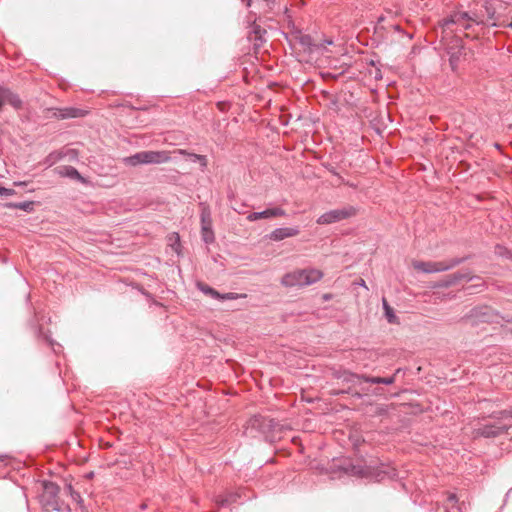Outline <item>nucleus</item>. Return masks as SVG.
I'll list each match as a JSON object with an SVG mask.
<instances>
[{"label":"nucleus","mask_w":512,"mask_h":512,"mask_svg":"<svg viewBox=\"0 0 512 512\" xmlns=\"http://www.w3.org/2000/svg\"><path fill=\"white\" fill-rule=\"evenodd\" d=\"M509 27H512V22L508 24Z\"/></svg>","instance_id":"obj_41"},{"label":"nucleus","mask_w":512,"mask_h":512,"mask_svg":"<svg viewBox=\"0 0 512 512\" xmlns=\"http://www.w3.org/2000/svg\"><path fill=\"white\" fill-rule=\"evenodd\" d=\"M0 96H2L4 104H10L16 109L21 107L22 101L19 96L11 92L9 89H1Z\"/></svg>","instance_id":"obj_15"},{"label":"nucleus","mask_w":512,"mask_h":512,"mask_svg":"<svg viewBox=\"0 0 512 512\" xmlns=\"http://www.w3.org/2000/svg\"><path fill=\"white\" fill-rule=\"evenodd\" d=\"M4 105V101H3V98L2 96H0V108Z\"/></svg>","instance_id":"obj_34"},{"label":"nucleus","mask_w":512,"mask_h":512,"mask_svg":"<svg viewBox=\"0 0 512 512\" xmlns=\"http://www.w3.org/2000/svg\"><path fill=\"white\" fill-rule=\"evenodd\" d=\"M49 111H51L52 115L57 119L79 118L86 114L85 110L74 107L51 108Z\"/></svg>","instance_id":"obj_11"},{"label":"nucleus","mask_w":512,"mask_h":512,"mask_svg":"<svg viewBox=\"0 0 512 512\" xmlns=\"http://www.w3.org/2000/svg\"><path fill=\"white\" fill-rule=\"evenodd\" d=\"M286 212L280 207L269 208L261 212H253L247 216V220L250 222L257 221L259 219H268L273 217L285 216Z\"/></svg>","instance_id":"obj_12"},{"label":"nucleus","mask_w":512,"mask_h":512,"mask_svg":"<svg viewBox=\"0 0 512 512\" xmlns=\"http://www.w3.org/2000/svg\"><path fill=\"white\" fill-rule=\"evenodd\" d=\"M173 237L175 238V243H173L171 246L174 251L178 252V249L180 247L179 236L178 234L175 233Z\"/></svg>","instance_id":"obj_28"},{"label":"nucleus","mask_w":512,"mask_h":512,"mask_svg":"<svg viewBox=\"0 0 512 512\" xmlns=\"http://www.w3.org/2000/svg\"><path fill=\"white\" fill-rule=\"evenodd\" d=\"M512 426L504 425V424H484L477 429L474 430L475 436L485 437V438H494L503 433H506L509 428Z\"/></svg>","instance_id":"obj_8"},{"label":"nucleus","mask_w":512,"mask_h":512,"mask_svg":"<svg viewBox=\"0 0 512 512\" xmlns=\"http://www.w3.org/2000/svg\"><path fill=\"white\" fill-rule=\"evenodd\" d=\"M350 378H357V379H360V377L358 375H355V374H351L350 375Z\"/></svg>","instance_id":"obj_36"},{"label":"nucleus","mask_w":512,"mask_h":512,"mask_svg":"<svg viewBox=\"0 0 512 512\" xmlns=\"http://www.w3.org/2000/svg\"><path fill=\"white\" fill-rule=\"evenodd\" d=\"M200 218L202 239L207 244L212 243L215 237L214 232L212 230L211 212L207 207H202Z\"/></svg>","instance_id":"obj_10"},{"label":"nucleus","mask_w":512,"mask_h":512,"mask_svg":"<svg viewBox=\"0 0 512 512\" xmlns=\"http://www.w3.org/2000/svg\"><path fill=\"white\" fill-rule=\"evenodd\" d=\"M176 152L180 155L186 156L187 159L190 160L191 162H199L201 164L203 170L207 166V159H206V156H204V155L191 153L184 149H178Z\"/></svg>","instance_id":"obj_17"},{"label":"nucleus","mask_w":512,"mask_h":512,"mask_svg":"<svg viewBox=\"0 0 512 512\" xmlns=\"http://www.w3.org/2000/svg\"><path fill=\"white\" fill-rule=\"evenodd\" d=\"M464 258H453L447 261H414L413 267L423 273L444 272L461 264Z\"/></svg>","instance_id":"obj_4"},{"label":"nucleus","mask_w":512,"mask_h":512,"mask_svg":"<svg viewBox=\"0 0 512 512\" xmlns=\"http://www.w3.org/2000/svg\"><path fill=\"white\" fill-rule=\"evenodd\" d=\"M265 31L260 28L258 25H254L253 27V33L255 34V38L261 40L262 39V33Z\"/></svg>","instance_id":"obj_26"},{"label":"nucleus","mask_w":512,"mask_h":512,"mask_svg":"<svg viewBox=\"0 0 512 512\" xmlns=\"http://www.w3.org/2000/svg\"><path fill=\"white\" fill-rule=\"evenodd\" d=\"M59 487L53 482L43 483V492L41 494V502L48 511H60L58 502Z\"/></svg>","instance_id":"obj_6"},{"label":"nucleus","mask_w":512,"mask_h":512,"mask_svg":"<svg viewBox=\"0 0 512 512\" xmlns=\"http://www.w3.org/2000/svg\"><path fill=\"white\" fill-rule=\"evenodd\" d=\"M300 233L298 227H281L274 229L269 238L273 241H282L289 237L297 236Z\"/></svg>","instance_id":"obj_13"},{"label":"nucleus","mask_w":512,"mask_h":512,"mask_svg":"<svg viewBox=\"0 0 512 512\" xmlns=\"http://www.w3.org/2000/svg\"><path fill=\"white\" fill-rule=\"evenodd\" d=\"M324 298L327 300V299L330 298V296L329 295H325Z\"/></svg>","instance_id":"obj_39"},{"label":"nucleus","mask_w":512,"mask_h":512,"mask_svg":"<svg viewBox=\"0 0 512 512\" xmlns=\"http://www.w3.org/2000/svg\"><path fill=\"white\" fill-rule=\"evenodd\" d=\"M68 488H69L70 491H72L71 485H69ZM71 495H72L73 498H76V497L79 498L80 497V495L78 493H74V492H71Z\"/></svg>","instance_id":"obj_32"},{"label":"nucleus","mask_w":512,"mask_h":512,"mask_svg":"<svg viewBox=\"0 0 512 512\" xmlns=\"http://www.w3.org/2000/svg\"><path fill=\"white\" fill-rule=\"evenodd\" d=\"M325 43L328 44V45H331L333 43V41L332 40H326Z\"/></svg>","instance_id":"obj_37"},{"label":"nucleus","mask_w":512,"mask_h":512,"mask_svg":"<svg viewBox=\"0 0 512 512\" xmlns=\"http://www.w3.org/2000/svg\"><path fill=\"white\" fill-rule=\"evenodd\" d=\"M473 24H480L477 15H470L464 11H453L440 22L442 29V39H461L460 33L470 29Z\"/></svg>","instance_id":"obj_1"},{"label":"nucleus","mask_w":512,"mask_h":512,"mask_svg":"<svg viewBox=\"0 0 512 512\" xmlns=\"http://www.w3.org/2000/svg\"><path fill=\"white\" fill-rule=\"evenodd\" d=\"M446 42L447 53L449 54V63L453 71L457 69L460 58L463 54V45L461 39H449Z\"/></svg>","instance_id":"obj_9"},{"label":"nucleus","mask_w":512,"mask_h":512,"mask_svg":"<svg viewBox=\"0 0 512 512\" xmlns=\"http://www.w3.org/2000/svg\"><path fill=\"white\" fill-rule=\"evenodd\" d=\"M495 417L498 420L512 418V408L497 412Z\"/></svg>","instance_id":"obj_24"},{"label":"nucleus","mask_w":512,"mask_h":512,"mask_svg":"<svg viewBox=\"0 0 512 512\" xmlns=\"http://www.w3.org/2000/svg\"><path fill=\"white\" fill-rule=\"evenodd\" d=\"M383 308H384V312H385L387 321L389 323H397V317H396L393 309L389 306V304L387 303V301L385 299H383Z\"/></svg>","instance_id":"obj_21"},{"label":"nucleus","mask_w":512,"mask_h":512,"mask_svg":"<svg viewBox=\"0 0 512 512\" xmlns=\"http://www.w3.org/2000/svg\"><path fill=\"white\" fill-rule=\"evenodd\" d=\"M462 279H467L468 281L474 279V277L472 276H468V274H463V273H455L451 276L448 277V279L446 281H444L443 283L439 284L438 286L440 287H448L454 283H456L457 281L459 280H462Z\"/></svg>","instance_id":"obj_18"},{"label":"nucleus","mask_w":512,"mask_h":512,"mask_svg":"<svg viewBox=\"0 0 512 512\" xmlns=\"http://www.w3.org/2000/svg\"><path fill=\"white\" fill-rule=\"evenodd\" d=\"M242 2L247 6L250 7L252 5V0H242Z\"/></svg>","instance_id":"obj_33"},{"label":"nucleus","mask_w":512,"mask_h":512,"mask_svg":"<svg viewBox=\"0 0 512 512\" xmlns=\"http://www.w3.org/2000/svg\"><path fill=\"white\" fill-rule=\"evenodd\" d=\"M238 498H240V494L238 492L228 493L225 495H218L215 498V503L219 507H227L230 504L235 503Z\"/></svg>","instance_id":"obj_16"},{"label":"nucleus","mask_w":512,"mask_h":512,"mask_svg":"<svg viewBox=\"0 0 512 512\" xmlns=\"http://www.w3.org/2000/svg\"><path fill=\"white\" fill-rule=\"evenodd\" d=\"M507 322H512V319H506Z\"/></svg>","instance_id":"obj_40"},{"label":"nucleus","mask_w":512,"mask_h":512,"mask_svg":"<svg viewBox=\"0 0 512 512\" xmlns=\"http://www.w3.org/2000/svg\"><path fill=\"white\" fill-rule=\"evenodd\" d=\"M55 172L61 177L74 179L81 183L86 182L84 177H82L81 174L78 172V170L76 168H74L73 166H69V165L59 166L55 169Z\"/></svg>","instance_id":"obj_14"},{"label":"nucleus","mask_w":512,"mask_h":512,"mask_svg":"<svg viewBox=\"0 0 512 512\" xmlns=\"http://www.w3.org/2000/svg\"><path fill=\"white\" fill-rule=\"evenodd\" d=\"M484 10L486 13V18H484V16H478V21H480V24L492 27H501L505 25L504 20H502L500 15L497 14L496 3L494 0H487L484 5Z\"/></svg>","instance_id":"obj_7"},{"label":"nucleus","mask_w":512,"mask_h":512,"mask_svg":"<svg viewBox=\"0 0 512 512\" xmlns=\"http://www.w3.org/2000/svg\"><path fill=\"white\" fill-rule=\"evenodd\" d=\"M357 209L353 206H344L342 208L333 209L320 215L316 222L320 225H328L355 216Z\"/></svg>","instance_id":"obj_5"},{"label":"nucleus","mask_w":512,"mask_h":512,"mask_svg":"<svg viewBox=\"0 0 512 512\" xmlns=\"http://www.w3.org/2000/svg\"><path fill=\"white\" fill-rule=\"evenodd\" d=\"M360 286H363V287H366L365 285V281L364 280H361L360 283H359Z\"/></svg>","instance_id":"obj_35"},{"label":"nucleus","mask_w":512,"mask_h":512,"mask_svg":"<svg viewBox=\"0 0 512 512\" xmlns=\"http://www.w3.org/2000/svg\"><path fill=\"white\" fill-rule=\"evenodd\" d=\"M448 501L451 502L452 504H455L457 502V496L455 494H450L448 496Z\"/></svg>","instance_id":"obj_30"},{"label":"nucleus","mask_w":512,"mask_h":512,"mask_svg":"<svg viewBox=\"0 0 512 512\" xmlns=\"http://www.w3.org/2000/svg\"><path fill=\"white\" fill-rule=\"evenodd\" d=\"M14 193L13 189L0 187V196H10Z\"/></svg>","instance_id":"obj_27"},{"label":"nucleus","mask_w":512,"mask_h":512,"mask_svg":"<svg viewBox=\"0 0 512 512\" xmlns=\"http://www.w3.org/2000/svg\"><path fill=\"white\" fill-rule=\"evenodd\" d=\"M330 171L333 175H335L338 178L340 183H345L344 179L334 169H331Z\"/></svg>","instance_id":"obj_31"},{"label":"nucleus","mask_w":512,"mask_h":512,"mask_svg":"<svg viewBox=\"0 0 512 512\" xmlns=\"http://www.w3.org/2000/svg\"><path fill=\"white\" fill-rule=\"evenodd\" d=\"M323 277V273L318 269H300L286 273L281 284L285 287H304L318 282Z\"/></svg>","instance_id":"obj_2"},{"label":"nucleus","mask_w":512,"mask_h":512,"mask_svg":"<svg viewBox=\"0 0 512 512\" xmlns=\"http://www.w3.org/2000/svg\"><path fill=\"white\" fill-rule=\"evenodd\" d=\"M345 471L347 473H352V474H359V473H361V469L357 468L355 466H352L351 469L346 468Z\"/></svg>","instance_id":"obj_29"},{"label":"nucleus","mask_w":512,"mask_h":512,"mask_svg":"<svg viewBox=\"0 0 512 512\" xmlns=\"http://www.w3.org/2000/svg\"><path fill=\"white\" fill-rule=\"evenodd\" d=\"M365 382L371 384L391 385L395 382V375L391 377H361Z\"/></svg>","instance_id":"obj_19"},{"label":"nucleus","mask_w":512,"mask_h":512,"mask_svg":"<svg viewBox=\"0 0 512 512\" xmlns=\"http://www.w3.org/2000/svg\"><path fill=\"white\" fill-rule=\"evenodd\" d=\"M147 505L146 504H142L141 505V509H146Z\"/></svg>","instance_id":"obj_38"},{"label":"nucleus","mask_w":512,"mask_h":512,"mask_svg":"<svg viewBox=\"0 0 512 512\" xmlns=\"http://www.w3.org/2000/svg\"><path fill=\"white\" fill-rule=\"evenodd\" d=\"M32 205H33L32 202H22V203L14 204L13 207L19 208L21 210L29 211L32 209Z\"/></svg>","instance_id":"obj_25"},{"label":"nucleus","mask_w":512,"mask_h":512,"mask_svg":"<svg viewBox=\"0 0 512 512\" xmlns=\"http://www.w3.org/2000/svg\"><path fill=\"white\" fill-rule=\"evenodd\" d=\"M64 154L62 152H52L48 155L46 162L49 163V165H52L56 163L57 161L61 160Z\"/></svg>","instance_id":"obj_22"},{"label":"nucleus","mask_w":512,"mask_h":512,"mask_svg":"<svg viewBox=\"0 0 512 512\" xmlns=\"http://www.w3.org/2000/svg\"><path fill=\"white\" fill-rule=\"evenodd\" d=\"M239 297H246V295H240V294L233 293V292H229V293H225V294L220 293V297H218V300H220V301L235 300Z\"/></svg>","instance_id":"obj_23"},{"label":"nucleus","mask_w":512,"mask_h":512,"mask_svg":"<svg viewBox=\"0 0 512 512\" xmlns=\"http://www.w3.org/2000/svg\"><path fill=\"white\" fill-rule=\"evenodd\" d=\"M197 288L204 294L209 295L210 297H212L214 299L218 300V297H220V293L218 291H216L215 289H213L212 287L208 286L207 284L198 282Z\"/></svg>","instance_id":"obj_20"},{"label":"nucleus","mask_w":512,"mask_h":512,"mask_svg":"<svg viewBox=\"0 0 512 512\" xmlns=\"http://www.w3.org/2000/svg\"><path fill=\"white\" fill-rule=\"evenodd\" d=\"M171 160L168 151H140L123 159L124 164L128 166H137L141 164H163Z\"/></svg>","instance_id":"obj_3"}]
</instances>
